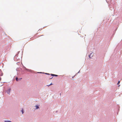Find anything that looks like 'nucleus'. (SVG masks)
<instances>
[{
    "label": "nucleus",
    "mask_w": 122,
    "mask_h": 122,
    "mask_svg": "<svg viewBox=\"0 0 122 122\" xmlns=\"http://www.w3.org/2000/svg\"><path fill=\"white\" fill-rule=\"evenodd\" d=\"M120 83V81H118V83H117V84L118 85V84Z\"/></svg>",
    "instance_id": "nucleus-6"
},
{
    "label": "nucleus",
    "mask_w": 122,
    "mask_h": 122,
    "mask_svg": "<svg viewBox=\"0 0 122 122\" xmlns=\"http://www.w3.org/2000/svg\"><path fill=\"white\" fill-rule=\"evenodd\" d=\"M51 76H58L57 75H55L54 74H51Z\"/></svg>",
    "instance_id": "nucleus-3"
},
{
    "label": "nucleus",
    "mask_w": 122,
    "mask_h": 122,
    "mask_svg": "<svg viewBox=\"0 0 122 122\" xmlns=\"http://www.w3.org/2000/svg\"><path fill=\"white\" fill-rule=\"evenodd\" d=\"M52 84H53L52 83H51L50 84V85H52Z\"/></svg>",
    "instance_id": "nucleus-9"
},
{
    "label": "nucleus",
    "mask_w": 122,
    "mask_h": 122,
    "mask_svg": "<svg viewBox=\"0 0 122 122\" xmlns=\"http://www.w3.org/2000/svg\"><path fill=\"white\" fill-rule=\"evenodd\" d=\"M36 109H38L39 107L37 106H36Z\"/></svg>",
    "instance_id": "nucleus-4"
},
{
    "label": "nucleus",
    "mask_w": 122,
    "mask_h": 122,
    "mask_svg": "<svg viewBox=\"0 0 122 122\" xmlns=\"http://www.w3.org/2000/svg\"><path fill=\"white\" fill-rule=\"evenodd\" d=\"M93 54V53H92L89 55V57L90 58H91L92 57Z\"/></svg>",
    "instance_id": "nucleus-1"
},
{
    "label": "nucleus",
    "mask_w": 122,
    "mask_h": 122,
    "mask_svg": "<svg viewBox=\"0 0 122 122\" xmlns=\"http://www.w3.org/2000/svg\"><path fill=\"white\" fill-rule=\"evenodd\" d=\"M5 122H10V121H5Z\"/></svg>",
    "instance_id": "nucleus-7"
},
{
    "label": "nucleus",
    "mask_w": 122,
    "mask_h": 122,
    "mask_svg": "<svg viewBox=\"0 0 122 122\" xmlns=\"http://www.w3.org/2000/svg\"><path fill=\"white\" fill-rule=\"evenodd\" d=\"M50 86V85H47V86Z\"/></svg>",
    "instance_id": "nucleus-10"
},
{
    "label": "nucleus",
    "mask_w": 122,
    "mask_h": 122,
    "mask_svg": "<svg viewBox=\"0 0 122 122\" xmlns=\"http://www.w3.org/2000/svg\"><path fill=\"white\" fill-rule=\"evenodd\" d=\"M16 79L17 81H18V78L17 77H16Z\"/></svg>",
    "instance_id": "nucleus-8"
},
{
    "label": "nucleus",
    "mask_w": 122,
    "mask_h": 122,
    "mask_svg": "<svg viewBox=\"0 0 122 122\" xmlns=\"http://www.w3.org/2000/svg\"><path fill=\"white\" fill-rule=\"evenodd\" d=\"M21 111H22V114H23V113H24V111H23V109H22V110Z\"/></svg>",
    "instance_id": "nucleus-5"
},
{
    "label": "nucleus",
    "mask_w": 122,
    "mask_h": 122,
    "mask_svg": "<svg viewBox=\"0 0 122 122\" xmlns=\"http://www.w3.org/2000/svg\"><path fill=\"white\" fill-rule=\"evenodd\" d=\"M10 91V89L9 88L7 91V92L8 94H9Z\"/></svg>",
    "instance_id": "nucleus-2"
},
{
    "label": "nucleus",
    "mask_w": 122,
    "mask_h": 122,
    "mask_svg": "<svg viewBox=\"0 0 122 122\" xmlns=\"http://www.w3.org/2000/svg\"><path fill=\"white\" fill-rule=\"evenodd\" d=\"M46 74H49V73H46Z\"/></svg>",
    "instance_id": "nucleus-11"
}]
</instances>
